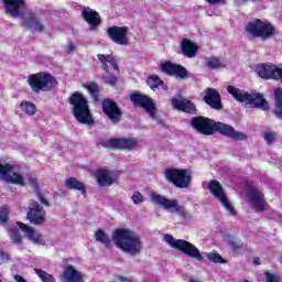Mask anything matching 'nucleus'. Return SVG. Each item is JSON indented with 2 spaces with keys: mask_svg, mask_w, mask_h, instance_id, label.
<instances>
[{
  "mask_svg": "<svg viewBox=\"0 0 282 282\" xmlns=\"http://www.w3.org/2000/svg\"><path fill=\"white\" fill-rule=\"evenodd\" d=\"M191 127L194 129V131H197V133H202L203 135H213L214 133H219L220 135L230 138V140H235L236 142L248 140L247 133L236 131L235 127L228 123L215 121V119L204 116L193 117L191 120Z\"/></svg>",
  "mask_w": 282,
  "mask_h": 282,
  "instance_id": "f257e3e1",
  "label": "nucleus"
},
{
  "mask_svg": "<svg viewBox=\"0 0 282 282\" xmlns=\"http://www.w3.org/2000/svg\"><path fill=\"white\" fill-rule=\"evenodd\" d=\"M4 14L12 17V19H21L22 24L31 32H45V25L41 18L32 9L24 12L25 0H2Z\"/></svg>",
  "mask_w": 282,
  "mask_h": 282,
  "instance_id": "f03ea898",
  "label": "nucleus"
},
{
  "mask_svg": "<svg viewBox=\"0 0 282 282\" xmlns=\"http://www.w3.org/2000/svg\"><path fill=\"white\" fill-rule=\"evenodd\" d=\"M96 241L102 243L106 248L111 246V241L116 248H140L142 240L138 234L131 229L117 228L112 231L111 238L105 230L98 229L95 232Z\"/></svg>",
  "mask_w": 282,
  "mask_h": 282,
  "instance_id": "7ed1b4c3",
  "label": "nucleus"
},
{
  "mask_svg": "<svg viewBox=\"0 0 282 282\" xmlns=\"http://www.w3.org/2000/svg\"><path fill=\"white\" fill-rule=\"evenodd\" d=\"M227 91L235 98V100L238 102H245V105H249L253 109H261L262 111H268V109H270V104L261 93H247L246 90H241L235 86H228Z\"/></svg>",
  "mask_w": 282,
  "mask_h": 282,
  "instance_id": "20e7f679",
  "label": "nucleus"
},
{
  "mask_svg": "<svg viewBox=\"0 0 282 282\" xmlns=\"http://www.w3.org/2000/svg\"><path fill=\"white\" fill-rule=\"evenodd\" d=\"M69 105L73 106V116L80 124H94V117L89 110V101L79 91H75L68 99Z\"/></svg>",
  "mask_w": 282,
  "mask_h": 282,
  "instance_id": "39448f33",
  "label": "nucleus"
},
{
  "mask_svg": "<svg viewBox=\"0 0 282 282\" xmlns=\"http://www.w3.org/2000/svg\"><path fill=\"white\" fill-rule=\"evenodd\" d=\"M33 94H41V91H52V89L58 86V79L51 73L39 72L29 75L26 79Z\"/></svg>",
  "mask_w": 282,
  "mask_h": 282,
  "instance_id": "423d86ee",
  "label": "nucleus"
},
{
  "mask_svg": "<svg viewBox=\"0 0 282 282\" xmlns=\"http://www.w3.org/2000/svg\"><path fill=\"white\" fill-rule=\"evenodd\" d=\"M246 33L253 36V39H262V41H268V39H272V36L276 34V30L270 21L254 19L253 21L247 23Z\"/></svg>",
  "mask_w": 282,
  "mask_h": 282,
  "instance_id": "0eeeda50",
  "label": "nucleus"
},
{
  "mask_svg": "<svg viewBox=\"0 0 282 282\" xmlns=\"http://www.w3.org/2000/svg\"><path fill=\"white\" fill-rule=\"evenodd\" d=\"M164 177L176 188H188L193 181V174L188 169L169 167L164 171Z\"/></svg>",
  "mask_w": 282,
  "mask_h": 282,
  "instance_id": "6e6552de",
  "label": "nucleus"
},
{
  "mask_svg": "<svg viewBox=\"0 0 282 282\" xmlns=\"http://www.w3.org/2000/svg\"><path fill=\"white\" fill-rule=\"evenodd\" d=\"M130 100L133 107L144 109L152 120L158 119V108L155 107V101H153V98L139 91H134L130 95Z\"/></svg>",
  "mask_w": 282,
  "mask_h": 282,
  "instance_id": "1a4fd4ad",
  "label": "nucleus"
},
{
  "mask_svg": "<svg viewBox=\"0 0 282 282\" xmlns=\"http://www.w3.org/2000/svg\"><path fill=\"white\" fill-rule=\"evenodd\" d=\"M26 219L32 226H43L47 220V212L35 199H31L28 206Z\"/></svg>",
  "mask_w": 282,
  "mask_h": 282,
  "instance_id": "9d476101",
  "label": "nucleus"
},
{
  "mask_svg": "<svg viewBox=\"0 0 282 282\" xmlns=\"http://www.w3.org/2000/svg\"><path fill=\"white\" fill-rule=\"evenodd\" d=\"M99 147L104 149H118L119 151L128 150L133 151V149H138V140L134 138H111L109 140H102L98 143Z\"/></svg>",
  "mask_w": 282,
  "mask_h": 282,
  "instance_id": "9b49d317",
  "label": "nucleus"
},
{
  "mask_svg": "<svg viewBox=\"0 0 282 282\" xmlns=\"http://www.w3.org/2000/svg\"><path fill=\"white\" fill-rule=\"evenodd\" d=\"M101 109L106 118H108L112 124H118V122L122 121V116H124V113L122 112V109L118 107V102L113 99H104L101 101Z\"/></svg>",
  "mask_w": 282,
  "mask_h": 282,
  "instance_id": "f8f14e48",
  "label": "nucleus"
},
{
  "mask_svg": "<svg viewBox=\"0 0 282 282\" xmlns=\"http://www.w3.org/2000/svg\"><path fill=\"white\" fill-rule=\"evenodd\" d=\"M208 191L214 195L218 202L224 206V208L235 217V207H232V204H230V200H228V196H226V193H224V187L221 186V183L219 181L213 180L208 184Z\"/></svg>",
  "mask_w": 282,
  "mask_h": 282,
  "instance_id": "ddd939ff",
  "label": "nucleus"
},
{
  "mask_svg": "<svg viewBox=\"0 0 282 282\" xmlns=\"http://www.w3.org/2000/svg\"><path fill=\"white\" fill-rule=\"evenodd\" d=\"M108 39L112 41V43H116L117 45H123V47H127L129 45V28L128 26H118L112 25L109 26L107 30Z\"/></svg>",
  "mask_w": 282,
  "mask_h": 282,
  "instance_id": "4468645a",
  "label": "nucleus"
},
{
  "mask_svg": "<svg viewBox=\"0 0 282 282\" xmlns=\"http://www.w3.org/2000/svg\"><path fill=\"white\" fill-rule=\"evenodd\" d=\"M14 165L7 163L6 165H1L0 163V175L4 182L8 184H15L17 186H25V180L18 172H13ZM12 173V175L10 174Z\"/></svg>",
  "mask_w": 282,
  "mask_h": 282,
  "instance_id": "2eb2a0df",
  "label": "nucleus"
},
{
  "mask_svg": "<svg viewBox=\"0 0 282 282\" xmlns=\"http://www.w3.org/2000/svg\"><path fill=\"white\" fill-rule=\"evenodd\" d=\"M160 69L163 74H166V76H175V78H181V80H186L188 78V70L186 67L173 62H164L160 64Z\"/></svg>",
  "mask_w": 282,
  "mask_h": 282,
  "instance_id": "dca6fc26",
  "label": "nucleus"
},
{
  "mask_svg": "<svg viewBox=\"0 0 282 282\" xmlns=\"http://www.w3.org/2000/svg\"><path fill=\"white\" fill-rule=\"evenodd\" d=\"M151 200L153 204H156V206H162V208H165V210H171V208H174L177 215H186V209H184V206L178 205L177 200L175 199L171 200L160 194H152Z\"/></svg>",
  "mask_w": 282,
  "mask_h": 282,
  "instance_id": "f3484780",
  "label": "nucleus"
},
{
  "mask_svg": "<svg viewBox=\"0 0 282 282\" xmlns=\"http://www.w3.org/2000/svg\"><path fill=\"white\" fill-rule=\"evenodd\" d=\"M203 100L205 101V105H208L212 109H215L216 111H221L224 109V105L221 104V95L219 94V90L208 87L204 90Z\"/></svg>",
  "mask_w": 282,
  "mask_h": 282,
  "instance_id": "a211bd4d",
  "label": "nucleus"
},
{
  "mask_svg": "<svg viewBox=\"0 0 282 282\" xmlns=\"http://www.w3.org/2000/svg\"><path fill=\"white\" fill-rule=\"evenodd\" d=\"M281 67L276 65L259 64L256 67V72L260 78L264 80H279L281 74Z\"/></svg>",
  "mask_w": 282,
  "mask_h": 282,
  "instance_id": "6ab92c4d",
  "label": "nucleus"
},
{
  "mask_svg": "<svg viewBox=\"0 0 282 282\" xmlns=\"http://www.w3.org/2000/svg\"><path fill=\"white\" fill-rule=\"evenodd\" d=\"M172 107L176 111H183V113H189V116H197V107L195 102L186 98H172Z\"/></svg>",
  "mask_w": 282,
  "mask_h": 282,
  "instance_id": "aec40b11",
  "label": "nucleus"
},
{
  "mask_svg": "<svg viewBox=\"0 0 282 282\" xmlns=\"http://www.w3.org/2000/svg\"><path fill=\"white\" fill-rule=\"evenodd\" d=\"M17 226L18 228H20V230H22V232L26 235L30 241H33V243H35L36 246H45V238L43 237V235L39 234L37 230L34 229V227L25 225V223L22 221H17Z\"/></svg>",
  "mask_w": 282,
  "mask_h": 282,
  "instance_id": "412c9836",
  "label": "nucleus"
},
{
  "mask_svg": "<svg viewBox=\"0 0 282 282\" xmlns=\"http://www.w3.org/2000/svg\"><path fill=\"white\" fill-rule=\"evenodd\" d=\"M247 197H249V200L258 213H263V210H265V195L259 189L250 187L247 192Z\"/></svg>",
  "mask_w": 282,
  "mask_h": 282,
  "instance_id": "4be33fe9",
  "label": "nucleus"
},
{
  "mask_svg": "<svg viewBox=\"0 0 282 282\" xmlns=\"http://www.w3.org/2000/svg\"><path fill=\"white\" fill-rule=\"evenodd\" d=\"M95 177L99 186H112L116 183L117 177L113 176V171L108 169H98L95 172Z\"/></svg>",
  "mask_w": 282,
  "mask_h": 282,
  "instance_id": "5701e85b",
  "label": "nucleus"
},
{
  "mask_svg": "<svg viewBox=\"0 0 282 282\" xmlns=\"http://www.w3.org/2000/svg\"><path fill=\"white\" fill-rule=\"evenodd\" d=\"M82 17L88 23L89 30H97L100 25V13L89 7L83 9Z\"/></svg>",
  "mask_w": 282,
  "mask_h": 282,
  "instance_id": "b1692460",
  "label": "nucleus"
},
{
  "mask_svg": "<svg viewBox=\"0 0 282 282\" xmlns=\"http://www.w3.org/2000/svg\"><path fill=\"white\" fill-rule=\"evenodd\" d=\"M180 50L181 54H183V56H186V58H195V56H197V52H199V45L185 37L180 43Z\"/></svg>",
  "mask_w": 282,
  "mask_h": 282,
  "instance_id": "393cba45",
  "label": "nucleus"
},
{
  "mask_svg": "<svg viewBox=\"0 0 282 282\" xmlns=\"http://www.w3.org/2000/svg\"><path fill=\"white\" fill-rule=\"evenodd\" d=\"M97 58L100 61L101 69H104L106 74H109V66L116 70V74H120V67L118 66V59H116V56L111 54H98Z\"/></svg>",
  "mask_w": 282,
  "mask_h": 282,
  "instance_id": "a878e982",
  "label": "nucleus"
},
{
  "mask_svg": "<svg viewBox=\"0 0 282 282\" xmlns=\"http://www.w3.org/2000/svg\"><path fill=\"white\" fill-rule=\"evenodd\" d=\"M62 282H83V273L74 267L67 265L62 274Z\"/></svg>",
  "mask_w": 282,
  "mask_h": 282,
  "instance_id": "bb28decb",
  "label": "nucleus"
},
{
  "mask_svg": "<svg viewBox=\"0 0 282 282\" xmlns=\"http://www.w3.org/2000/svg\"><path fill=\"white\" fill-rule=\"evenodd\" d=\"M29 185L31 186V188H33V193L34 195H36L40 204H42V206H45L46 208H50L51 206L50 200H47V198H45V196L41 192V187L39 186V181L34 177H30Z\"/></svg>",
  "mask_w": 282,
  "mask_h": 282,
  "instance_id": "cd10ccee",
  "label": "nucleus"
},
{
  "mask_svg": "<svg viewBox=\"0 0 282 282\" xmlns=\"http://www.w3.org/2000/svg\"><path fill=\"white\" fill-rule=\"evenodd\" d=\"M64 185L68 191H79L82 195H87V187H85V183L78 181L76 177L66 178Z\"/></svg>",
  "mask_w": 282,
  "mask_h": 282,
  "instance_id": "c85d7f7f",
  "label": "nucleus"
},
{
  "mask_svg": "<svg viewBox=\"0 0 282 282\" xmlns=\"http://www.w3.org/2000/svg\"><path fill=\"white\" fill-rule=\"evenodd\" d=\"M163 240L165 243H169L171 248H195L193 243L182 239L175 240V238L169 234L163 236Z\"/></svg>",
  "mask_w": 282,
  "mask_h": 282,
  "instance_id": "c756f323",
  "label": "nucleus"
},
{
  "mask_svg": "<svg viewBox=\"0 0 282 282\" xmlns=\"http://www.w3.org/2000/svg\"><path fill=\"white\" fill-rule=\"evenodd\" d=\"M273 96H274L273 113L275 118H278L279 120H282V89L279 87L274 88Z\"/></svg>",
  "mask_w": 282,
  "mask_h": 282,
  "instance_id": "7c9ffc66",
  "label": "nucleus"
},
{
  "mask_svg": "<svg viewBox=\"0 0 282 282\" xmlns=\"http://www.w3.org/2000/svg\"><path fill=\"white\" fill-rule=\"evenodd\" d=\"M84 89L88 91L94 102L100 101V86L96 82H89L83 85Z\"/></svg>",
  "mask_w": 282,
  "mask_h": 282,
  "instance_id": "2f4dec72",
  "label": "nucleus"
},
{
  "mask_svg": "<svg viewBox=\"0 0 282 282\" xmlns=\"http://www.w3.org/2000/svg\"><path fill=\"white\" fill-rule=\"evenodd\" d=\"M180 250L183 254H186V257H191V259H197V261H202L204 259V256L199 253L197 248H180Z\"/></svg>",
  "mask_w": 282,
  "mask_h": 282,
  "instance_id": "473e14b6",
  "label": "nucleus"
},
{
  "mask_svg": "<svg viewBox=\"0 0 282 282\" xmlns=\"http://www.w3.org/2000/svg\"><path fill=\"white\" fill-rule=\"evenodd\" d=\"M20 109L26 113V116H34V113H36V105L30 101H22L20 104Z\"/></svg>",
  "mask_w": 282,
  "mask_h": 282,
  "instance_id": "72a5a7b5",
  "label": "nucleus"
},
{
  "mask_svg": "<svg viewBox=\"0 0 282 282\" xmlns=\"http://www.w3.org/2000/svg\"><path fill=\"white\" fill-rule=\"evenodd\" d=\"M9 237L13 243H22L23 237L21 236V231H19V227H11L9 229Z\"/></svg>",
  "mask_w": 282,
  "mask_h": 282,
  "instance_id": "f704fd0d",
  "label": "nucleus"
},
{
  "mask_svg": "<svg viewBox=\"0 0 282 282\" xmlns=\"http://www.w3.org/2000/svg\"><path fill=\"white\" fill-rule=\"evenodd\" d=\"M206 67H208L209 69H221L226 67V65L221 63V59H219L218 57H212L207 61Z\"/></svg>",
  "mask_w": 282,
  "mask_h": 282,
  "instance_id": "c9c22d12",
  "label": "nucleus"
},
{
  "mask_svg": "<svg viewBox=\"0 0 282 282\" xmlns=\"http://www.w3.org/2000/svg\"><path fill=\"white\" fill-rule=\"evenodd\" d=\"M204 257H207V259L212 262V263H226V260L223 259L221 254L217 253V252H209V253H203Z\"/></svg>",
  "mask_w": 282,
  "mask_h": 282,
  "instance_id": "e433bc0d",
  "label": "nucleus"
},
{
  "mask_svg": "<svg viewBox=\"0 0 282 282\" xmlns=\"http://www.w3.org/2000/svg\"><path fill=\"white\" fill-rule=\"evenodd\" d=\"M35 270V274H37V276H40L41 281L43 282H56V280L54 279V275L41 270V269H34Z\"/></svg>",
  "mask_w": 282,
  "mask_h": 282,
  "instance_id": "4c0bfd02",
  "label": "nucleus"
},
{
  "mask_svg": "<svg viewBox=\"0 0 282 282\" xmlns=\"http://www.w3.org/2000/svg\"><path fill=\"white\" fill-rule=\"evenodd\" d=\"M148 85L151 89L155 90L163 85V80L158 75H152L148 78Z\"/></svg>",
  "mask_w": 282,
  "mask_h": 282,
  "instance_id": "58836bf2",
  "label": "nucleus"
},
{
  "mask_svg": "<svg viewBox=\"0 0 282 282\" xmlns=\"http://www.w3.org/2000/svg\"><path fill=\"white\" fill-rule=\"evenodd\" d=\"M8 215H10V209H8V207H0V223L1 224L8 223Z\"/></svg>",
  "mask_w": 282,
  "mask_h": 282,
  "instance_id": "ea45409f",
  "label": "nucleus"
},
{
  "mask_svg": "<svg viewBox=\"0 0 282 282\" xmlns=\"http://www.w3.org/2000/svg\"><path fill=\"white\" fill-rule=\"evenodd\" d=\"M132 202L135 206L142 204V202H144V196H142V193L140 192H134L132 194Z\"/></svg>",
  "mask_w": 282,
  "mask_h": 282,
  "instance_id": "a19ab883",
  "label": "nucleus"
},
{
  "mask_svg": "<svg viewBox=\"0 0 282 282\" xmlns=\"http://www.w3.org/2000/svg\"><path fill=\"white\" fill-rule=\"evenodd\" d=\"M123 254H129L130 257H135V254H140L139 248H121Z\"/></svg>",
  "mask_w": 282,
  "mask_h": 282,
  "instance_id": "79ce46f5",
  "label": "nucleus"
},
{
  "mask_svg": "<svg viewBox=\"0 0 282 282\" xmlns=\"http://www.w3.org/2000/svg\"><path fill=\"white\" fill-rule=\"evenodd\" d=\"M264 140L267 143L272 144V142H274V140H276V134H274V132H265Z\"/></svg>",
  "mask_w": 282,
  "mask_h": 282,
  "instance_id": "37998d69",
  "label": "nucleus"
},
{
  "mask_svg": "<svg viewBox=\"0 0 282 282\" xmlns=\"http://www.w3.org/2000/svg\"><path fill=\"white\" fill-rule=\"evenodd\" d=\"M105 83H106V85H116V83H118V77L115 75L105 77Z\"/></svg>",
  "mask_w": 282,
  "mask_h": 282,
  "instance_id": "c03bdc74",
  "label": "nucleus"
},
{
  "mask_svg": "<svg viewBox=\"0 0 282 282\" xmlns=\"http://www.w3.org/2000/svg\"><path fill=\"white\" fill-rule=\"evenodd\" d=\"M8 259H9L8 254L0 251V263H6Z\"/></svg>",
  "mask_w": 282,
  "mask_h": 282,
  "instance_id": "a18cd8bd",
  "label": "nucleus"
},
{
  "mask_svg": "<svg viewBox=\"0 0 282 282\" xmlns=\"http://www.w3.org/2000/svg\"><path fill=\"white\" fill-rule=\"evenodd\" d=\"M14 281H17V282H28V281L25 280V278H23V276H21V275H19V274L14 275Z\"/></svg>",
  "mask_w": 282,
  "mask_h": 282,
  "instance_id": "49530a36",
  "label": "nucleus"
},
{
  "mask_svg": "<svg viewBox=\"0 0 282 282\" xmlns=\"http://www.w3.org/2000/svg\"><path fill=\"white\" fill-rule=\"evenodd\" d=\"M209 3V6H217V3H221V0H205Z\"/></svg>",
  "mask_w": 282,
  "mask_h": 282,
  "instance_id": "de8ad7c7",
  "label": "nucleus"
},
{
  "mask_svg": "<svg viewBox=\"0 0 282 282\" xmlns=\"http://www.w3.org/2000/svg\"><path fill=\"white\" fill-rule=\"evenodd\" d=\"M66 47L68 52H74V50H76V46H74L72 43H68Z\"/></svg>",
  "mask_w": 282,
  "mask_h": 282,
  "instance_id": "09e8293b",
  "label": "nucleus"
},
{
  "mask_svg": "<svg viewBox=\"0 0 282 282\" xmlns=\"http://www.w3.org/2000/svg\"><path fill=\"white\" fill-rule=\"evenodd\" d=\"M254 265H261V260L259 258H253Z\"/></svg>",
  "mask_w": 282,
  "mask_h": 282,
  "instance_id": "8fccbe9b",
  "label": "nucleus"
},
{
  "mask_svg": "<svg viewBox=\"0 0 282 282\" xmlns=\"http://www.w3.org/2000/svg\"><path fill=\"white\" fill-rule=\"evenodd\" d=\"M118 280L121 281V282H131V280L124 278V276H118Z\"/></svg>",
  "mask_w": 282,
  "mask_h": 282,
  "instance_id": "3c124183",
  "label": "nucleus"
},
{
  "mask_svg": "<svg viewBox=\"0 0 282 282\" xmlns=\"http://www.w3.org/2000/svg\"><path fill=\"white\" fill-rule=\"evenodd\" d=\"M237 1H239L240 3H250V1L254 3V1L257 0H237Z\"/></svg>",
  "mask_w": 282,
  "mask_h": 282,
  "instance_id": "603ef678",
  "label": "nucleus"
},
{
  "mask_svg": "<svg viewBox=\"0 0 282 282\" xmlns=\"http://www.w3.org/2000/svg\"><path fill=\"white\" fill-rule=\"evenodd\" d=\"M160 87H162V89H164V91L169 90V86L163 82V84L160 85Z\"/></svg>",
  "mask_w": 282,
  "mask_h": 282,
  "instance_id": "864d4df0",
  "label": "nucleus"
},
{
  "mask_svg": "<svg viewBox=\"0 0 282 282\" xmlns=\"http://www.w3.org/2000/svg\"><path fill=\"white\" fill-rule=\"evenodd\" d=\"M189 282H199V281H197V280H191Z\"/></svg>",
  "mask_w": 282,
  "mask_h": 282,
  "instance_id": "5fc2aeb1",
  "label": "nucleus"
},
{
  "mask_svg": "<svg viewBox=\"0 0 282 282\" xmlns=\"http://www.w3.org/2000/svg\"><path fill=\"white\" fill-rule=\"evenodd\" d=\"M0 282H1V280H0Z\"/></svg>",
  "mask_w": 282,
  "mask_h": 282,
  "instance_id": "6e6d98bb",
  "label": "nucleus"
}]
</instances>
